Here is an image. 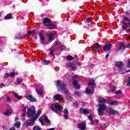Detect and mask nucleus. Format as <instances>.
I'll return each instance as SVG.
<instances>
[{"label": "nucleus", "instance_id": "obj_43", "mask_svg": "<svg viewBox=\"0 0 130 130\" xmlns=\"http://www.w3.org/2000/svg\"><path fill=\"white\" fill-rule=\"evenodd\" d=\"M115 94L116 95H120V94H122V92L120 90H118V91H115Z\"/></svg>", "mask_w": 130, "mask_h": 130}, {"label": "nucleus", "instance_id": "obj_19", "mask_svg": "<svg viewBox=\"0 0 130 130\" xmlns=\"http://www.w3.org/2000/svg\"><path fill=\"white\" fill-rule=\"evenodd\" d=\"M98 102L99 103V105H101V104H104V103H107V101L104 98L100 97L99 98Z\"/></svg>", "mask_w": 130, "mask_h": 130}, {"label": "nucleus", "instance_id": "obj_60", "mask_svg": "<svg viewBox=\"0 0 130 130\" xmlns=\"http://www.w3.org/2000/svg\"><path fill=\"white\" fill-rule=\"evenodd\" d=\"M25 116H26V114H23L22 117H23V118H24V117H25Z\"/></svg>", "mask_w": 130, "mask_h": 130}, {"label": "nucleus", "instance_id": "obj_21", "mask_svg": "<svg viewBox=\"0 0 130 130\" xmlns=\"http://www.w3.org/2000/svg\"><path fill=\"white\" fill-rule=\"evenodd\" d=\"M7 40L6 38H0V46H3V45H5L6 43Z\"/></svg>", "mask_w": 130, "mask_h": 130}, {"label": "nucleus", "instance_id": "obj_59", "mask_svg": "<svg viewBox=\"0 0 130 130\" xmlns=\"http://www.w3.org/2000/svg\"><path fill=\"white\" fill-rule=\"evenodd\" d=\"M26 109H27V107H25L23 108V111H26Z\"/></svg>", "mask_w": 130, "mask_h": 130}, {"label": "nucleus", "instance_id": "obj_29", "mask_svg": "<svg viewBox=\"0 0 130 130\" xmlns=\"http://www.w3.org/2000/svg\"><path fill=\"white\" fill-rule=\"evenodd\" d=\"M98 114L100 116L101 115H103V114H104V110L100 109V108H99V109H98Z\"/></svg>", "mask_w": 130, "mask_h": 130}, {"label": "nucleus", "instance_id": "obj_62", "mask_svg": "<svg viewBox=\"0 0 130 130\" xmlns=\"http://www.w3.org/2000/svg\"><path fill=\"white\" fill-rule=\"evenodd\" d=\"M1 15H0V21H2V19H1Z\"/></svg>", "mask_w": 130, "mask_h": 130}, {"label": "nucleus", "instance_id": "obj_40", "mask_svg": "<svg viewBox=\"0 0 130 130\" xmlns=\"http://www.w3.org/2000/svg\"><path fill=\"white\" fill-rule=\"evenodd\" d=\"M14 96L17 98V99H19V100H21V99H22V96H20L17 93H14Z\"/></svg>", "mask_w": 130, "mask_h": 130}, {"label": "nucleus", "instance_id": "obj_39", "mask_svg": "<svg viewBox=\"0 0 130 130\" xmlns=\"http://www.w3.org/2000/svg\"><path fill=\"white\" fill-rule=\"evenodd\" d=\"M88 118L90 121V122L93 123V116L89 115L88 116Z\"/></svg>", "mask_w": 130, "mask_h": 130}, {"label": "nucleus", "instance_id": "obj_23", "mask_svg": "<svg viewBox=\"0 0 130 130\" xmlns=\"http://www.w3.org/2000/svg\"><path fill=\"white\" fill-rule=\"evenodd\" d=\"M125 48V47H124L123 44L122 43H121L119 45V48H118L117 49V51H123Z\"/></svg>", "mask_w": 130, "mask_h": 130}, {"label": "nucleus", "instance_id": "obj_33", "mask_svg": "<svg viewBox=\"0 0 130 130\" xmlns=\"http://www.w3.org/2000/svg\"><path fill=\"white\" fill-rule=\"evenodd\" d=\"M44 119L45 120V122H46V123H50V120H49L47 116H44Z\"/></svg>", "mask_w": 130, "mask_h": 130}, {"label": "nucleus", "instance_id": "obj_28", "mask_svg": "<svg viewBox=\"0 0 130 130\" xmlns=\"http://www.w3.org/2000/svg\"><path fill=\"white\" fill-rule=\"evenodd\" d=\"M89 86H95V81L92 78L89 79L88 83Z\"/></svg>", "mask_w": 130, "mask_h": 130}, {"label": "nucleus", "instance_id": "obj_1", "mask_svg": "<svg viewBox=\"0 0 130 130\" xmlns=\"http://www.w3.org/2000/svg\"><path fill=\"white\" fill-rule=\"evenodd\" d=\"M41 113H42V111L39 110L36 114L35 107L34 106L30 107L27 110V115L28 117L30 118V119L27 120L26 125L29 126L33 125V124H34V122H35L37 118L40 116V114H41Z\"/></svg>", "mask_w": 130, "mask_h": 130}, {"label": "nucleus", "instance_id": "obj_38", "mask_svg": "<svg viewBox=\"0 0 130 130\" xmlns=\"http://www.w3.org/2000/svg\"><path fill=\"white\" fill-rule=\"evenodd\" d=\"M108 123H106L104 124H103L101 125V127H102L103 128H106V127H107V126H108Z\"/></svg>", "mask_w": 130, "mask_h": 130}, {"label": "nucleus", "instance_id": "obj_56", "mask_svg": "<svg viewBox=\"0 0 130 130\" xmlns=\"http://www.w3.org/2000/svg\"><path fill=\"white\" fill-rule=\"evenodd\" d=\"M127 66H128V68H130V60L128 61Z\"/></svg>", "mask_w": 130, "mask_h": 130}, {"label": "nucleus", "instance_id": "obj_36", "mask_svg": "<svg viewBox=\"0 0 130 130\" xmlns=\"http://www.w3.org/2000/svg\"><path fill=\"white\" fill-rule=\"evenodd\" d=\"M67 60H74V57H73V56H71V55H68L67 57Z\"/></svg>", "mask_w": 130, "mask_h": 130}, {"label": "nucleus", "instance_id": "obj_18", "mask_svg": "<svg viewBox=\"0 0 130 130\" xmlns=\"http://www.w3.org/2000/svg\"><path fill=\"white\" fill-rule=\"evenodd\" d=\"M16 73L14 72H11L10 74L6 73L4 75L5 79H7V78H9V77H14Z\"/></svg>", "mask_w": 130, "mask_h": 130}, {"label": "nucleus", "instance_id": "obj_16", "mask_svg": "<svg viewBox=\"0 0 130 130\" xmlns=\"http://www.w3.org/2000/svg\"><path fill=\"white\" fill-rule=\"evenodd\" d=\"M85 91L87 94H92L94 92V88H93L92 87H88L86 89Z\"/></svg>", "mask_w": 130, "mask_h": 130}, {"label": "nucleus", "instance_id": "obj_41", "mask_svg": "<svg viewBox=\"0 0 130 130\" xmlns=\"http://www.w3.org/2000/svg\"><path fill=\"white\" fill-rule=\"evenodd\" d=\"M75 95L77 97H80V96H82V92L80 91H77L75 92Z\"/></svg>", "mask_w": 130, "mask_h": 130}, {"label": "nucleus", "instance_id": "obj_11", "mask_svg": "<svg viewBox=\"0 0 130 130\" xmlns=\"http://www.w3.org/2000/svg\"><path fill=\"white\" fill-rule=\"evenodd\" d=\"M51 20L47 18H45L44 19V24L45 26H51Z\"/></svg>", "mask_w": 130, "mask_h": 130}, {"label": "nucleus", "instance_id": "obj_13", "mask_svg": "<svg viewBox=\"0 0 130 130\" xmlns=\"http://www.w3.org/2000/svg\"><path fill=\"white\" fill-rule=\"evenodd\" d=\"M80 112L81 113H83V114H89L90 113V111L88 109H83V107L80 108Z\"/></svg>", "mask_w": 130, "mask_h": 130}, {"label": "nucleus", "instance_id": "obj_52", "mask_svg": "<svg viewBox=\"0 0 130 130\" xmlns=\"http://www.w3.org/2000/svg\"><path fill=\"white\" fill-rule=\"evenodd\" d=\"M4 86H5V84H4V83H1V84H0V87H1V88L4 87Z\"/></svg>", "mask_w": 130, "mask_h": 130}, {"label": "nucleus", "instance_id": "obj_45", "mask_svg": "<svg viewBox=\"0 0 130 130\" xmlns=\"http://www.w3.org/2000/svg\"><path fill=\"white\" fill-rule=\"evenodd\" d=\"M16 38H23V35L21 34H18L16 35Z\"/></svg>", "mask_w": 130, "mask_h": 130}, {"label": "nucleus", "instance_id": "obj_58", "mask_svg": "<svg viewBox=\"0 0 130 130\" xmlns=\"http://www.w3.org/2000/svg\"><path fill=\"white\" fill-rule=\"evenodd\" d=\"M108 56H109V54H107L106 55V58H108Z\"/></svg>", "mask_w": 130, "mask_h": 130}, {"label": "nucleus", "instance_id": "obj_14", "mask_svg": "<svg viewBox=\"0 0 130 130\" xmlns=\"http://www.w3.org/2000/svg\"><path fill=\"white\" fill-rule=\"evenodd\" d=\"M55 34H56L55 32H51L47 35V36L49 39V42H51L52 41H53V39H52V38H53V36H54Z\"/></svg>", "mask_w": 130, "mask_h": 130}, {"label": "nucleus", "instance_id": "obj_24", "mask_svg": "<svg viewBox=\"0 0 130 130\" xmlns=\"http://www.w3.org/2000/svg\"><path fill=\"white\" fill-rule=\"evenodd\" d=\"M100 109H102V110H107V105L104 104H102L99 105Z\"/></svg>", "mask_w": 130, "mask_h": 130}, {"label": "nucleus", "instance_id": "obj_4", "mask_svg": "<svg viewBox=\"0 0 130 130\" xmlns=\"http://www.w3.org/2000/svg\"><path fill=\"white\" fill-rule=\"evenodd\" d=\"M51 110L54 112H59L62 110V107L60 106L58 103H54L51 106Z\"/></svg>", "mask_w": 130, "mask_h": 130}, {"label": "nucleus", "instance_id": "obj_20", "mask_svg": "<svg viewBox=\"0 0 130 130\" xmlns=\"http://www.w3.org/2000/svg\"><path fill=\"white\" fill-rule=\"evenodd\" d=\"M124 23H127V24H130L129 18L127 17H123V20H122V24H124Z\"/></svg>", "mask_w": 130, "mask_h": 130}, {"label": "nucleus", "instance_id": "obj_27", "mask_svg": "<svg viewBox=\"0 0 130 130\" xmlns=\"http://www.w3.org/2000/svg\"><path fill=\"white\" fill-rule=\"evenodd\" d=\"M54 45L55 46V47H57L58 48V47H60V42L58 41V39H56L54 43Z\"/></svg>", "mask_w": 130, "mask_h": 130}, {"label": "nucleus", "instance_id": "obj_8", "mask_svg": "<svg viewBox=\"0 0 130 130\" xmlns=\"http://www.w3.org/2000/svg\"><path fill=\"white\" fill-rule=\"evenodd\" d=\"M111 47H112L111 43H108L105 45L103 48V50L104 51H109V50H111Z\"/></svg>", "mask_w": 130, "mask_h": 130}, {"label": "nucleus", "instance_id": "obj_53", "mask_svg": "<svg viewBox=\"0 0 130 130\" xmlns=\"http://www.w3.org/2000/svg\"><path fill=\"white\" fill-rule=\"evenodd\" d=\"M19 119V117L18 116H16L15 118V120L16 121L18 120Z\"/></svg>", "mask_w": 130, "mask_h": 130}, {"label": "nucleus", "instance_id": "obj_15", "mask_svg": "<svg viewBox=\"0 0 130 130\" xmlns=\"http://www.w3.org/2000/svg\"><path fill=\"white\" fill-rule=\"evenodd\" d=\"M36 92H37V93H38L39 95H42V94H43V93L42 92H43V88H42L40 86H38L36 87Z\"/></svg>", "mask_w": 130, "mask_h": 130}, {"label": "nucleus", "instance_id": "obj_30", "mask_svg": "<svg viewBox=\"0 0 130 130\" xmlns=\"http://www.w3.org/2000/svg\"><path fill=\"white\" fill-rule=\"evenodd\" d=\"M4 115L6 116H9L10 115H12V111L11 110H7L5 113Z\"/></svg>", "mask_w": 130, "mask_h": 130}, {"label": "nucleus", "instance_id": "obj_2", "mask_svg": "<svg viewBox=\"0 0 130 130\" xmlns=\"http://www.w3.org/2000/svg\"><path fill=\"white\" fill-rule=\"evenodd\" d=\"M61 81L58 80L56 82V86L57 88H59L60 90H61L62 92L65 93L67 96V100L71 101L73 99V95L71 93H69V90L67 89V85L64 83H61Z\"/></svg>", "mask_w": 130, "mask_h": 130}, {"label": "nucleus", "instance_id": "obj_63", "mask_svg": "<svg viewBox=\"0 0 130 130\" xmlns=\"http://www.w3.org/2000/svg\"><path fill=\"white\" fill-rule=\"evenodd\" d=\"M0 51H2V50H1V49H0Z\"/></svg>", "mask_w": 130, "mask_h": 130}, {"label": "nucleus", "instance_id": "obj_35", "mask_svg": "<svg viewBox=\"0 0 130 130\" xmlns=\"http://www.w3.org/2000/svg\"><path fill=\"white\" fill-rule=\"evenodd\" d=\"M22 82H23V80H22V79L19 78L16 79V83L18 85H19V84H21Z\"/></svg>", "mask_w": 130, "mask_h": 130}, {"label": "nucleus", "instance_id": "obj_57", "mask_svg": "<svg viewBox=\"0 0 130 130\" xmlns=\"http://www.w3.org/2000/svg\"><path fill=\"white\" fill-rule=\"evenodd\" d=\"M10 130H15V127H12L10 128Z\"/></svg>", "mask_w": 130, "mask_h": 130}, {"label": "nucleus", "instance_id": "obj_54", "mask_svg": "<svg viewBox=\"0 0 130 130\" xmlns=\"http://www.w3.org/2000/svg\"><path fill=\"white\" fill-rule=\"evenodd\" d=\"M86 23H90L91 21L89 20V18H87L86 21Z\"/></svg>", "mask_w": 130, "mask_h": 130}, {"label": "nucleus", "instance_id": "obj_31", "mask_svg": "<svg viewBox=\"0 0 130 130\" xmlns=\"http://www.w3.org/2000/svg\"><path fill=\"white\" fill-rule=\"evenodd\" d=\"M123 25L122 26V27L123 28V30H125V29H127V27H128V25H130L129 23H122Z\"/></svg>", "mask_w": 130, "mask_h": 130}, {"label": "nucleus", "instance_id": "obj_51", "mask_svg": "<svg viewBox=\"0 0 130 130\" xmlns=\"http://www.w3.org/2000/svg\"><path fill=\"white\" fill-rule=\"evenodd\" d=\"M126 48H130V43L126 45Z\"/></svg>", "mask_w": 130, "mask_h": 130}, {"label": "nucleus", "instance_id": "obj_50", "mask_svg": "<svg viewBox=\"0 0 130 130\" xmlns=\"http://www.w3.org/2000/svg\"><path fill=\"white\" fill-rule=\"evenodd\" d=\"M31 34H32V31H29L28 32V36H30Z\"/></svg>", "mask_w": 130, "mask_h": 130}, {"label": "nucleus", "instance_id": "obj_55", "mask_svg": "<svg viewBox=\"0 0 130 130\" xmlns=\"http://www.w3.org/2000/svg\"><path fill=\"white\" fill-rule=\"evenodd\" d=\"M31 34H32V35H34V34H35V30H32L31 31Z\"/></svg>", "mask_w": 130, "mask_h": 130}, {"label": "nucleus", "instance_id": "obj_37", "mask_svg": "<svg viewBox=\"0 0 130 130\" xmlns=\"http://www.w3.org/2000/svg\"><path fill=\"white\" fill-rule=\"evenodd\" d=\"M117 103L118 102L117 101H113L112 102H110L109 104H110V105H116Z\"/></svg>", "mask_w": 130, "mask_h": 130}, {"label": "nucleus", "instance_id": "obj_5", "mask_svg": "<svg viewBox=\"0 0 130 130\" xmlns=\"http://www.w3.org/2000/svg\"><path fill=\"white\" fill-rule=\"evenodd\" d=\"M25 97L27 100L31 102H36L37 101L36 99L31 95V92L30 91H27L26 92Z\"/></svg>", "mask_w": 130, "mask_h": 130}, {"label": "nucleus", "instance_id": "obj_34", "mask_svg": "<svg viewBox=\"0 0 130 130\" xmlns=\"http://www.w3.org/2000/svg\"><path fill=\"white\" fill-rule=\"evenodd\" d=\"M15 126L17 127V128H19L20 127V126L21 125V122L20 121H17L14 124Z\"/></svg>", "mask_w": 130, "mask_h": 130}, {"label": "nucleus", "instance_id": "obj_10", "mask_svg": "<svg viewBox=\"0 0 130 130\" xmlns=\"http://www.w3.org/2000/svg\"><path fill=\"white\" fill-rule=\"evenodd\" d=\"M100 49H102L101 46H100L98 43L93 44V50H95L96 52H99Z\"/></svg>", "mask_w": 130, "mask_h": 130}, {"label": "nucleus", "instance_id": "obj_17", "mask_svg": "<svg viewBox=\"0 0 130 130\" xmlns=\"http://www.w3.org/2000/svg\"><path fill=\"white\" fill-rule=\"evenodd\" d=\"M73 84L75 88V89H80V85L79 84V81H78L77 80H73Z\"/></svg>", "mask_w": 130, "mask_h": 130}, {"label": "nucleus", "instance_id": "obj_9", "mask_svg": "<svg viewBox=\"0 0 130 130\" xmlns=\"http://www.w3.org/2000/svg\"><path fill=\"white\" fill-rule=\"evenodd\" d=\"M62 99H63V96L60 94H57L53 96V100L55 101H57V100H62Z\"/></svg>", "mask_w": 130, "mask_h": 130}, {"label": "nucleus", "instance_id": "obj_47", "mask_svg": "<svg viewBox=\"0 0 130 130\" xmlns=\"http://www.w3.org/2000/svg\"><path fill=\"white\" fill-rule=\"evenodd\" d=\"M60 49L62 51H64L65 49H67V47H66V46L64 45H62L60 47Z\"/></svg>", "mask_w": 130, "mask_h": 130}, {"label": "nucleus", "instance_id": "obj_22", "mask_svg": "<svg viewBox=\"0 0 130 130\" xmlns=\"http://www.w3.org/2000/svg\"><path fill=\"white\" fill-rule=\"evenodd\" d=\"M67 67L70 68L71 70H76V65L74 63L69 62L67 64Z\"/></svg>", "mask_w": 130, "mask_h": 130}, {"label": "nucleus", "instance_id": "obj_3", "mask_svg": "<svg viewBox=\"0 0 130 130\" xmlns=\"http://www.w3.org/2000/svg\"><path fill=\"white\" fill-rule=\"evenodd\" d=\"M115 66L117 67V69L118 70L119 74H125V73H129V72H130V69L128 71H126L125 70H120V69H121L122 67L124 66V63L123 62H121V61L116 62Z\"/></svg>", "mask_w": 130, "mask_h": 130}, {"label": "nucleus", "instance_id": "obj_42", "mask_svg": "<svg viewBox=\"0 0 130 130\" xmlns=\"http://www.w3.org/2000/svg\"><path fill=\"white\" fill-rule=\"evenodd\" d=\"M34 130H41V127L39 126H35L33 128Z\"/></svg>", "mask_w": 130, "mask_h": 130}, {"label": "nucleus", "instance_id": "obj_49", "mask_svg": "<svg viewBox=\"0 0 130 130\" xmlns=\"http://www.w3.org/2000/svg\"><path fill=\"white\" fill-rule=\"evenodd\" d=\"M48 29H50V30H52V29H54V26L51 25L50 26L48 27Z\"/></svg>", "mask_w": 130, "mask_h": 130}, {"label": "nucleus", "instance_id": "obj_48", "mask_svg": "<svg viewBox=\"0 0 130 130\" xmlns=\"http://www.w3.org/2000/svg\"><path fill=\"white\" fill-rule=\"evenodd\" d=\"M39 119L41 123H42L43 125L44 124V121L43 120V118L40 117Z\"/></svg>", "mask_w": 130, "mask_h": 130}, {"label": "nucleus", "instance_id": "obj_46", "mask_svg": "<svg viewBox=\"0 0 130 130\" xmlns=\"http://www.w3.org/2000/svg\"><path fill=\"white\" fill-rule=\"evenodd\" d=\"M11 101V98H10V96H7L6 98V102H8L9 103Z\"/></svg>", "mask_w": 130, "mask_h": 130}, {"label": "nucleus", "instance_id": "obj_7", "mask_svg": "<svg viewBox=\"0 0 130 130\" xmlns=\"http://www.w3.org/2000/svg\"><path fill=\"white\" fill-rule=\"evenodd\" d=\"M77 127L81 130L86 129V123L83 122L82 123H79L77 124Z\"/></svg>", "mask_w": 130, "mask_h": 130}, {"label": "nucleus", "instance_id": "obj_6", "mask_svg": "<svg viewBox=\"0 0 130 130\" xmlns=\"http://www.w3.org/2000/svg\"><path fill=\"white\" fill-rule=\"evenodd\" d=\"M39 36L41 38V42L42 43V44H45V45H46V44H48V42H47V41H46V40L45 39V38H44V36H43V31H41L39 33Z\"/></svg>", "mask_w": 130, "mask_h": 130}, {"label": "nucleus", "instance_id": "obj_12", "mask_svg": "<svg viewBox=\"0 0 130 130\" xmlns=\"http://www.w3.org/2000/svg\"><path fill=\"white\" fill-rule=\"evenodd\" d=\"M106 112L109 114H118V112L114 109H109L106 111Z\"/></svg>", "mask_w": 130, "mask_h": 130}, {"label": "nucleus", "instance_id": "obj_61", "mask_svg": "<svg viewBox=\"0 0 130 130\" xmlns=\"http://www.w3.org/2000/svg\"><path fill=\"white\" fill-rule=\"evenodd\" d=\"M114 89L113 90V91H114V90H115V86H113Z\"/></svg>", "mask_w": 130, "mask_h": 130}, {"label": "nucleus", "instance_id": "obj_26", "mask_svg": "<svg viewBox=\"0 0 130 130\" xmlns=\"http://www.w3.org/2000/svg\"><path fill=\"white\" fill-rule=\"evenodd\" d=\"M69 117V111L67 109L64 110V118L67 119Z\"/></svg>", "mask_w": 130, "mask_h": 130}, {"label": "nucleus", "instance_id": "obj_44", "mask_svg": "<svg viewBox=\"0 0 130 130\" xmlns=\"http://www.w3.org/2000/svg\"><path fill=\"white\" fill-rule=\"evenodd\" d=\"M43 62L45 63V64H49V63H50V61L44 60Z\"/></svg>", "mask_w": 130, "mask_h": 130}, {"label": "nucleus", "instance_id": "obj_25", "mask_svg": "<svg viewBox=\"0 0 130 130\" xmlns=\"http://www.w3.org/2000/svg\"><path fill=\"white\" fill-rule=\"evenodd\" d=\"M50 52L49 53L51 56H53V58H55V56L54 55V51H55V49L51 48L50 49Z\"/></svg>", "mask_w": 130, "mask_h": 130}, {"label": "nucleus", "instance_id": "obj_32", "mask_svg": "<svg viewBox=\"0 0 130 130\" xmlns=\"http://www.w3.org/2000/svg\"><path fill=\"white\" fill-rule=\"evenodd\" d=\"M12 19V14H8L5 17V20H10Z\"/></svg>", "mask_w": 130, "mask_h": 130}]
</instances>
